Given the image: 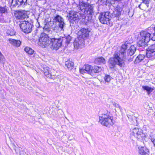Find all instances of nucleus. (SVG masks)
<instances>
[{
  "mask_svg": "<svg viewBox=\"0 0 155 155\" xmlns=\"http://www.w3.org/2000/svg\"><path fill=\"white\" fill-rule=\"evenodd\" d=\"M127 46L126 43L124 45H122L120 50L115 51L113 55L114 57L110 58L109 65L110 68H114L116 64L121 67H124L125 64V59L127 58L125 52Z\"/></svg>",
  "mask_w": 155,
  "mask_h": 155,
  "instance_id": "nucleus-1",
  "label": "nucleus"
},
{
  "mask_svg": "<svg viewBox=\"0 0 155 155\" xmlns=\"http://www.w3.org/2000/svg\"><path fill=\"white\" fill-rule=\"evenodd\" d=\"M151 34L146 31H142L138 38L137 45L144 48V47L150 40Z\"/></svg>",
  "mask_w": 155,
  "mask_h": 155,
  "instance_id": "nucleus-2",
  "label": "nucleus"
},
{
  "mask_svg": "<svg viewBox=\"0 0 155 155\" xmlns=\"http://www.w3.org/2000/svg\"><path fill=\"white\" fill-rule=\"evenodd\" d=\"M99 122L103 125L109 127L114 124L113 117L109 114H102L99 117Z\"/></svg>",
  "mask_w": 155,
  "mask_h": 155,
  "instance_id": "nucleus-3",
  "label": "nucleus"
},
{
  "mask_svg": "<svg viewBox=\"0 0 155 155\" xmlns=\"http://www.w3.org/2000/svg\"><path fill=\"white\" fill-rule=\"evenodd\" d=\"M130 137L132 140H134L136 139L143 140L146 137L145 134L143 133L141 129L135 127L133 129L130 133Z\"/></svg>",
  "mask_w": 155,
  "mask_h": 155,
  "instance_id": "nucleus-4",
  "label": "nucleus"
},
{
  "mask_svg": "<svg viewBox=\"0 0 155 155\" xmlns=\"http://www.w3.org/2000/svg\"><path fill=\"white\" fill-rule=\"evenodd\" d=\"M51 39L46 34L44 33H42L39 39L38 45L43 48L49 47Z\"/></svg>",
  "mask_w": 155,
  "mask_h": 155,
  "instance_id": "nucleus-5",
  "label": "nucleus"
},
{
  "mask_svg": "<svg viewBox=\"0 0 155 155\" xmlns=\"http://www.w3.org/2000/svg\"><path fill=\"white\" fill-rule=\"evenodd\" d=\"M94 10L93 7L91 5L87 7L85 12L82 14V17H84L85 21L87 20L88 22H91L93 21L92 15L94 14Z\"/></svg>",
  "mask_w": 155,
  "mask_h": 155,
  "instance_id": "nucleus-6",
  "label": "nucleus"
},
{
  "mask_svg": "<svg viewBox=\"0 0 155 155\" xmlns=\"http://www.w3.org/2000/svg\"><path fill=\"white\" fill-rule=\"evenodd\" d=\"M51 41L49 47L52 49L57 50L61 46L62 39L61 38L58 39L52 38L51 39Z\"/></svg>",
  "mask_w": 155,
  "mask_h": 155,
  "instance_id": "nucleus-7",
  "label": "nucleus"
},
{
  "mask_svg": "<svg viewBox=\"0 0 155 155\" xmlns=\"http://www.w3.org/2000/svg\"><path fill=\"white\" fill-rule=\"evenodd\" d=\"M111 13L109 12H107L101 13L99 16L100 21L102 24H108L110 23Z\"/></svg>",
  "mask_w": 155,
  "mask_h": 155,
  "instance_id": "nucleus-8",
  "label": "nucleus"
},
{
  "mask_svg": "<svg viewBox=\"0 0 155 155\" xmlns=\"http://www.w3.org/2000/svg\"><path fill=\"white\" fill-rule=\"evenodd\" d=\"M20 26L24 32L28 33L31 31L33 25L27 21H23L21 22Z\"/></svg>",
  "mask_w": 155,
  "mask_h": 155,
  "instance_id": "nucleus-9",
  "label": "nucleus"
},
{
  "mask_svg": "<svg viewBox=\"0 0 155 155\" xmlns=\"http://www.w3.org/2000/svg\"><path fill=\"white\" fill-rule=\"evenodd\" d=\"M89 31L87 28H82L78 32L77 35L78 36L79 39H80L81 41L84 42V40L89 36Z\"/></svg>",
  "mask_w": 155,
  "mask_h": 155,
  "instance_id": "nucleus-10",
  "label": "nucleus"
},
{
  "mask_svg": "<svg viewBox=\"0 0 155 155\" xmlns=\"http://www.w3.org/2000/svg\"><path fill=\"white\" fill-rule=\"evenodd\" d=\"M53 22L58 23V26L61 30L63 31L64 27L65 25L64 22L63 18L60 15H57L55 16L53 18Z\"/></svg>",
  "mask_w": 155,
  "mask_h": 155,
  "instance_id": "nucleus-11",
  "label": "nucleus"
},
{
  "mask_svg": "<svg viewBox=\"0 0 155 155\" xmlns=\"http://www.w3.org/2000/svg\"><path fill=\"white\" fill-rule=\"evenodd\" d=\"M15 16L18 19H24L28 17L26 12L24 10H17L15 13Z\"/></svg>",
  "mask_w": 155,
  "mask_h": 155,
  "instance_id": "nucleus-12",
  "label": "nucleus"
},
{
  "mask_svg": "<svg viewBox=\"0 0 155 155\" xmlns=\"http://www.w3.org/2000/svg\"><path fill=\"white\" fill-rule=\"evenodd\" d=\"M126 43L127 46V48L126 49L125 52V54L126 53V59L128 58L127 57L133 55L136 51V48L135 46L134 45H131L130 47L128 49L127 54L126 52V50L128 48V45H127V43L125 42L124 44Z\"/></svg>",
  "mask_w": 155,
  "mask_h": 155,
  "instance_id": "nucleus-13",
  "label": "nucleus"
},
{
  "mask_svg": "<svg viewBox=\"0 0 155 155\" xmlns=\"http://www.w3.org/2000/svg\"><path fill=\"white\" fill-rule=\"evenodd\" d=\"M8 13V9L6 6L0 7V15H1V16L0 17V21L1 22H4L6 21V18H4V17L2 16V14H7Z\"/></svg>",
  "mask_w": 155,
  "mask_h": 155,
  "instance_id": "nucleus-14",
  "label": "nucleus"
},
{
  "mask_svg": "<svg viewBox=\"0 0 155 155\" xmlns=\"http://www.w3.org/2000/svg\"><path fill=\"white\" fill-rule=\"evenodd\" d=\"M78 13L76 12L71 11H69L68 16H69L71 20H72L75 22H77L79 18L78 15Z\"/></svg>",
  "mask_w": 155,
  "mask_h": 155,
  "instance_id": "nucleus-15",
  "label": "nucleus"
},
{
  "mask_svg": "<svg viewBox=\"0 0 155 155\" xmlns=\"http://www.w3.org/2000/svg\"><path fill=\"white\" fill-rule=\"evenodd\" d=\"M91 66L88 64L85 65L83 66L82 69H80V71L82 74H84V73H87L91 74Z\"/></svg>",
  "mask_w": 155,
  "mask_h": 155,
  "instance_id": "nucleus-16",
  "label": "nucleus"
},
{
  "mask_svg": "<svg viewBox=\"0 0 155 155\" xmlns=\"http://www.w3.org/2000/svg\"><path fill=\"white\" fill-rule=\"evenodd\" d=\"M41 70L43 72L46 76L50 78H53L52 75L50 73V71L49 70V68L47 66H44Z\"/></svg>",
  "mask_w": 155,
  "mask_h": 155,
  "instance_id": "nucleus-17",
  "label": "nucleus"
},
{
  "mask_svg": "<svg viewBox=\"0 0 155 155\" xmlns=\"http://www.w3.org/2000/svg\"><path fill=\"white\" fill-rule=\"evenodd\" d=\"M148 152V150L145 147L139 146L138 147L139 155H146Z\"/></svg>",
  "mask_w": 155,
  "mask_h": 155,
  "instance_id": "nucleus-18",
  "label": "nucleus"
},
{
  "mask_svg": "<svg viewBox=\"0 0 155 155\" xmlns=\"http://www.w3.org/2000/svg\"><path fill=\"white\" fill-rule=\"evenodd\" d=\"M122 10V9L121 7H117L116 9L113 11L111 17L114 18V17H118L120 16L121 15V13Z\"/></svg>",
  "mask_w": 155,
  "mask_h": 155,
  "instance_id": "nucleus-19",
  "label": "nucleus"
},
{
  "mask_svg": "<svg viewBox=\"0 0 155 155\" xmlns=\"http://www.w3.org/2000/svg\"><path fill=\"white\" fill-rule=\"evenodd\" d=\"M146 56L150 60H153L155 58V52L147 50Z\"/></svg>",
  "mask_w": 155,
  "mask_h": 155,
  "instance_id": "nucleus-20",
  "label": "nucleus"
},
{
  "mask_svg": "<svg viewBox=\"0 0 155 155\" xmlns=\"http://www.w3.org/2000/svg\"><path fill=\"white\" fill-rule=\"evenodd\" d=\"M8 41L10 43L14 46L18 47L20 46L21 44V42L19 40L9 38Z\"/></svg>",
  "mask_w": 155,
  "mask_h": 155,
  "instance_id": "nucleus-21",
  "label": "nucleus"
},
{
  "mask_svg": "<svg viewBox=\"0 0 155 155\" xmlns=\"http://www.w3.org/2000/svg\"><path fill=\"white\" fill-rule=\"evenodd\" d=\"M102 68L101 67H98L97 66L92 67L91 68V75H94L95 73H98L101 71Z\"/></svg>",
  "mask_w": 155,
  "mask_h": 155,
  "instance_id": "nucleus-22",
  "label": "nucleus"
},
{
  "mask_svg": "<svg viewBox=\"0 0 155 155\" xmlns=\"http://www.w3.org/2000/svg\"><path fill=\"white\" fill-rule=\"evenodd\" d=\"M89 5L83 2H80L79 4L78 8L84 13L85 12L87 7Z\"/></svg>",
  "mask_w": 155,
  "mask_h": 155,
  "instance_id": "nucleus-23",
  "label": "nucleus"
},
{
  "mask_svg": "<svg viewBox=\"0 0 155 155\" xmlns=\"http://www.w3.org/2000/svg\"><path fill=\"white\" fill-rule=\"evenodd\" d=\"M142 87L143 90L146 91L148 95H150V93L152 92L154 90L153 87H150L148 86H142Z\"/></svg>",
  "mask_w": 155,
  "mask_h": 155,
  "instance_id": "nucleus-24",
  "label": "nucleus"
},
{
  "mask_svg": "<svg viewBox=\"0 0 155 155\" xmlns=\"http://www.w3.org/2000/svg\"><path fill=\"white\" fill-rule=\"evenodd\" d=\"M145 58V55L143 54H139L136 58L134 61V63L135 64H138L142 61Z\"/></svg>",
  "mask_w": 155,
  "mask_h": 155,
  "instance_id": "nucleus-25",
  "label": "nucleus"
},
{
  "mask_svg": "<svg viewBox=\"0 0 155 155\" xmlns=\"http://www.w3.org/2000/svg\"><path fill=\"white\" fill-rule=\"evenodd\" d=\"M65 64L67 68L70 71L74 67V63L70 60L67 61L65 62Z\"/></svg>",
  "mask_w": 155,
  "mask_h": 155,
  "instance_id": "nucleus-26",
  "label": "nucleus"
},
{
  "mask_svg": "<svg viewBox=\"0 0 155 155\" xmlns=\"http://www.w3.org/2000/svg\"><path fill=\"white\" fill-rule=\"evenodd\" d=\"M94 62L95 63L97 64L101 63L104 64L105 63V60L103 57H99L95 58Z\"/></svg>",
  "mask_w": 155,
  "mask_h": 155,
  "instance_id": "nucleus-27",
  "label": "nucleus"
},
{
  "mask_svg": "<svg viewBox=\"0 0 155 155\" xmlns=\"http://www.w3.org/2000/svg\"><path fill=\"white\" fill-rule=\"evenodd\" d=\"M83 42L81 41L80 39H79L78 40H75L74 42V45L75 48H78L80 45Z\"/></svg>",
  "mask_w": 155,
  "mask_h": 155,
  "instance_id": "nucleus-28",
  "label": "nucleus"
},
{
  "mask_svg": "<svg viewBox=\"0 0 155 155\" xmlns=\"http://www.w3.org/2000/svg\"><path fill=\"white\" fill-rule=\"evenodd\" d=\"M15 31L13 29L11 28L8 29L7 31V34L10 36L15 35Z\"/></svg>",
  "mask_w": 155,
  "mask_h": 155,
  "instance_id": "nucleus-29",
  "label": "nucleus"
},
{
  "mask_svg": "<svg viewBox=\"0 0 155 155\" xmlns=\"http://www.w3.org/2000/svg\"><path fill=\"white\" fill-rule=\"evenodd\" d=\"M19 6L17 0H12L11 6L12 8L15 7L16 6L18 7Z\"/></svg>",
  "mask_w": 155,
  "mask_h": 155,
  "instance_id": "nucleus-30",
  "label": "nucleus"
},
{
  "mask_svg": "<svg viewBox=\"0 0 155 155\" xmlns=\"http://www.w3.org/2000/svg\"><path fill=\"white\" fill-rule=\"evenodd\" d=\"M112 78L109 75H106L104 77V80L105 82H109Z\"/></svg>",
  "mask_w": 155,
  "mask_h": 155,
  "instance_id": "nucleus-31",
  "label": "nucleus"
},
{
  "mask_svg": "<svg viewBox=\"0 0 155 155\" xmlns=\"http://www.w3.org/2000/svg\"><path fill=\"white\" fill-rule=\"evenodd\" d=\"M147 50L155 52V44L149 46L148 47Z\"/></svg>",
  "mask_w": 155,
  "mask_h": 155,
  "instance_id": "nucleus-32",
  "label": "nucleus"
},
{
  "mask_svg": "<svg viewBox=\"0 0 155 155\" xmlns=\"http://www.w3.org/2000/svg\"><path fill=\"white\" fill-rule=\"evenodd\" d=\"M18 5H25L27 2V0H17Z\"/></svg>",
  "mask_w": 155,
  "mask_h": 155,
  "instance_id": "nucleus-33",
  "label": "nucleus"
},
{
  "mask_svg": "<svg viewBox=\"0 0 155 155\" xmlns=\"http://www.w3.org/2000/svg\"><path fill=\"white\" fill-rule=\"evenodd\" d=\"M150 2V0H143V2L146 5L147 7H149V5Z\"/></svg>",
  "mask_w": 155,
  "mask_h": 155,
  "instance_id": "nucleus-34",
  "label": "nucleus"
},
{
  "mask_svg": "<svg viewBox=\"0 0 155 155\" xmlns=\"http://www.w3.org/2000/svg\"><path fill=\"white\" fill-rule=\"evenodd\" d=\"M5 59L3 55L0 51V62L2 63L4 61Z\"/></svg>",
  "mask_w": 155,
  "mask_h": 155,
  "instance_id": "nucleus-35",
  "label": "nucleus"
},
{
  "mask_svg": "<svg viewBox=\"0 0 155 155\" xmlns=\"http://www.w3.org/2000/svg\"><path fill=\"white\" fill-rule=\"evenodd\" d=\"M71 39V38L70 35H68L66 37V40L68 44L70 42Z\"/></svg>",
  "mask_w": 155,
  "mask_h": 155,
  "instance_id": "nucleus-36",
  "label": "nucleus"
},
{
  "mask_svg": "<svg viewBox=\"0 0 155 155\" xmlns=\"http://www.w3.org/2000/svg\"><path fill=\"white\" fill-rule=\"evenodd\" d=\"M154 33H153L152 35H151V39L153 41H155V29L154 30Z\"/></svg>",
  "mask_w": 155,
  "mask_h": 155,
  "instance_id": "nucleus-37",
  "label": "nucleus"
},
{
  "mask_svg": "<svg viewBox=\"0 0 155 155\" xmlns=\"http://www.w3.org/2000/svg\"><path fill=\"white\" fill-rule=\"evenodd\" d=\"M34 52V50L30 48V50L28 51V53L29 54H33Z\"/></svg>",
  "mask_w": 155,
  "mask_h": 155,
  "instance_id": "nucleus-38",
  "label": "nucleus"
},
{
  "mask_svg": "<svg viewBox=\"0 0 155 155\" xmlns=\"http://www.w3.org/2000/svg\"><path fill=\"white\" fill-rule=\"evenodd\" d=\"M107 0H101V4L104 5L106 4Z\"/></svg>",
  "mask_w": 155,
  "mask_h": 155,
  "instance_id": "nucleus-39",
  "label": "nucleus"
},
{
  "mask_svg": "<svg viewBox=\"0 0 155 155\" xmlns=\"http://www.w3.org/2000/svg\"><path fill=\"white\" fill-rule=\"evenodd\" d=\"M30 48L28 47H26L24 49V50L27 53H28L29 50H30Z\"/></svg>",
  "mask_w": 155,
  "mask_h": 155,
  "instance_id": "nucleus-40",
  "label": "nucleus"
},
{
  "mask_svg": "<svg viewBox=\"0 0 155 155\" xmlns=\"http://www.w3.org/2000/svg\"><path fill=\"white\" fill-rule=\"evenodd\" d=\"M113 105L116 107H118L120 109V108L121 107L118 104H116V103H113Z\"/></svg>",
  "mask_w": 155,
  "mask_h": 155,
  "instance_id": "nucleus-41",
  "label": "nucleus"
},
{
  "mask_svg": "<svg viewBox=\"0 0 155 155\" xmlns=\"http://www.w3.org/2000/svg\"><path fill=\"white\" fill-rule=\"evenodd\" d=\"M140 5H141L140 4V5H139V6H138V7H139L140 8Z\"/></svg>",
  "mask_w": 155,
  "mask_h": 155,
  "instance_id": "nucleus-42",
  "label": "nucleus"
},
{
  "mask_svg": "<svg viewBox=\"0 0 155 155\" xmlns=\"http://www.w3.org/2000/svg\"><path fill=\"white\" fill-rule=\"evenodd\" d=\"M56 29H54V31H55L56 30Z\"/></svg>",
  "mask_w": 155,
  "mask_h": 155,
  "instance_id": "nucleus-43",
  "label": "nucleus"
},
{
  "mask_svg": "<svg viewBox=\"0 0 155 155\" xmlns=\"http://www.w3.org/2000/svg\"><path fill=\"white\" fill-rule=\"evenodd\" d=\"M53 33H54V31H53Z\"/></svg>",
  "mask_w": 155,
  "mask_h": 155,
  "instance_id": "nucleus-44",
  "label": "nucleus"
}]
</instances>
